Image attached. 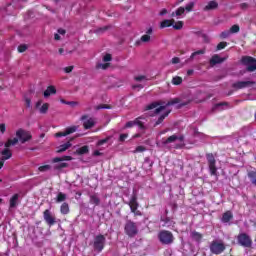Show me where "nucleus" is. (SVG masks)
Segmentation results:
<instances>
[{
	"label": "nucleus",
	"mask_w": 256,
	"mask_h": 256,
	"mask_svg": "<svg viewBox=\"0 0 256 256\" xmlns=\"http://www.w3.org/2000/svg\"><path fill=\"white\" fill-rule=\"evenodd\" d=\"M255 85V81H238L232 84L233 89H246V87H251Z\"/></svg>",
	"instance_id": "2eb2a0df"
},
{
	"label": "nucleus",
	"mask_w": 256,
	"mask_h": 256,
	"mask_svg": "<svg viewBox=\"0 0 256 256\" xmlns=\"http://www.w3.org/2000/svg\"><path fill=\"white\" fill-rule=\"evenodd\" d=\"M241 63L242 65H246L247 66V71H249V73H253V71H256V59L251 57V56H243L241 58Z\"/></svg>",
	"instance_id": "423d86ee"
},
{
	"label": "nucleus",
	"mask_w": 256,
	"mask_h": 256,
	"mask_svg": "<svg viewBox=\"0 0 256 256\" xmlns=\"http://www.w3.org/2000/svg\"><path fill=\"white\" fill-rule=\"evenodd\" d=\"M89 197V203L91 205H95L96 207L101 205V199L99 198V196H97V194H91Z\"/></svg>",
	"instance_id": "412c9836"
},
{
	"label": "nucleus",
	"mask_w": 256,
	"mask_h": 256,
	"mask_svg": "<svg viewBox=\"0 0 256 256\" xmlns=\"http://www.w3.org/2000/svg\"><path fill=\"white\" fill-rule=\"evenodd\" d=\"M248 177L250 178V181L252 185L256 186V172L255 171H249L248 172Z\"/></svg>",
	"instance_id": "f704fd0d"
},
{
	"label": "nucleus",
	"mask_w": 256,
	"mask_h": 256,
	"mask_svg": "<svg viewBox=\"0 0 256 256\" xmlns=\"http://www.w3.org/2000/svg\"><path fill=\"white\" fill-rule=\"evenodd\" d=\"M18 143H19V138L8 139L7 142L5 143L4 147L9 149V147L17 145Z\"/></svg>",
	"instance_id": "bb28decb"
},
{
	"label": "nucleus",
	"mask_w": 256,
	"mask_h": 256,
	"mask_svg": "<svg viewBox=\"0 0 256 256\" xmlns=\"http://www.w3.org/2000/svg\"><path fill=\"white\" fill-rule=\"evenodd\" d=\"M96 109H111V106L107 105V104H100L96 107Z\"/></svg>",
	"instance_id": "6e6d98bb"
},
{
	"label": "nucleus",
	"mask_w": 256,
	"mask_h": 256,
	"mask_svg": "<svg viewBox=\"0 0 256 256\" xmlns=\"http://www.w3.org/2000/svg\"><path fill=\"white\" fill-rule=\"evenodd\" d=\"M233 219V213L231 211H227L222 215V222L223 223H229Z\"/></svg>",
	"instance_id": "393cba45"
},
{
	"label": "nucleus",
	"mask_w": 256,
	"mask_h": 256,
	"mask_svg": "<svg viewBox=\"0 0 256 256\" xmlns=\"http://www.w3.org/2000/svg\"><path fill=\"white\" fill-rule=\"evenodd\" d=\"M215 9H219V3L212 0L203 8V11H215Z\"/></svg>",
	"instance_id": "6ab92c4d"
},
{
	"label": "nucleus",
	"mask_w": 256,
	"mask_h": 256,
	"mask_svg": "<svg viewBox=\"0 0 256 256\" xmlns=\"http://www.w3.org/2000/svg\"><path fill=\"white\" fill-rule=\"evenodd\" d=\"M238 243L242 247H251L253 245V240H251V237L245 233H241L238 235Z\"/></svg>",
	"instance_id": "9b49d317"
},
{
	"label": "nucleus",
	"mask_w": 256,
	"mask_h": 256,
	"mask_svg": "<svg viewBox=\"0 0 256 256\" xmlns=\"http://www.w3.org/2000/svg\"><path fill=\"white\" fill-rule=\"evenodd\" d=\"M191 237L194 241H197V243L201 242V239H203V234L193 231L191 232Z\"/></svg>",
	"instance_id": "cd10ccee"
},
{
	"label": "nucleus",
	"mask_w": 256,
	"mask_h": 256,
	"mask_svg": "<svg viewBox=\"0 0 256 256\" xmlns=\"http://www.w3.org/2000/svg\"><path fill=\"white\" fill-rule=\"evenodd\" d=\"M38 171H40V173H45L47 171H51V165L46 164L43 166H39Z\"/></svg>",
	"instance_id": "e433bc0d"
},
{
	"label": "nucleus",
	"mask_w": 256,
	"mask_h": 256,
	"mask_svg": "<svg viewBox=\"0 0 256 256\" xmlns=\"http://www.w3.org/2000/svg\"><path fill=\"white\" fill-rule=\"evenodd\" d=\"M80 121H83V127L86 130L92 129V127H95V120H93V118H89V115L87 114L82 115L80 118Z\"/></svg>",
	"instance_id": "4468645a"
},
{
	"label": "nucleus",
	"mask_w": 256,
	"mask_h": 256,
	"mask_svg": "<svg viewBox=\"0 0 256 256\" xmlns=\"http://www.w3.org/2000/svg\"><path fill=\"white\" fill-rule=\"evenodd\" d=\"M27 51V45L22 44L18 46V53H25Z\"/></svg>",
	"instance_id": "de8ad7c7"
},
{
	"label": "nucleus",
	"mask_w": 256,
	"mask_h": 256,
	"mask_svg": "<svg viewBox=\"0 0 256 256\" xmlns=\"http://www.w3.org/2000/svg\"><path fill=\"white\" fill-rule=\"evenodd\" d=\"M141 119H143V117H138L135 119V125H137L139 127V129H141L142 131H145V123H143V121H141Z\"/></svg>",
	"instance_id": "2f4dec72"
},
{
	"label": "nucleus",
	"mask_w": 256,
	"mask_h": 256,
	"mask_svg": "<svg viewBox=\"0 0 256 256\" xmlns=\"http://www.w3.org/2000/svg\"><path fill=\"white\" fill-rule=\"evenodd\" d=\"M183 21H177L173 26V29H175L176 31H181V29H183Z\"/></svg>",
	"instance_id": "58836bf2"
},
{
	"label": "nucleus",
	"mask_w": 256,
	"mask_h": 256,
	"mask_svg": "<svg viewBox=\"0 0 256 256\" xmlns=\"http://www.w3.org/2000/svg\"><path fill=\"white\" fill-rule=\"evenodd\" d=\"M105 243H107V238H105V235L103 234L96 235L93 241L94 251H96V253H101L103 249H105Z\"/></svg>",
	"instance_id": "39448f33"
},
{
	"label": "nucleus",
	"mask_w": 256,
	"mask_h": 256,
	"mask_svg": "<svg viewBox=\"0 0 256 256\" xmlns=\"http://www.w3.org/2000/svg\"><path fill=\"white\" fill-rule=\"evenodd\" d=\"M177 135H172L170 137H168L166 140H164L162 143L163 145H169V143H175V141H177Z\"/></svg>",
	"instance_id": "473e14b6"
},
{
	"label": "nucleus",
	"mask_w": 256,
	"mask_h": 256,
	"mask_svg": "<svg viewBox=\"0 0 256 256\" xmlns=\"http://www.w3.org/2000/svg\"><path fill=\"white\" fill-rule=\"evenodd\" d=\"M68 105H71L72 107H75V105H79V102H75V101H68Z\"/></svg>",
	"instance_id": "774afa93"
},
{
	"label": "nucleus",
	"mask_w": 256,
	"mask_h": 256,
	"mask_svg": "<svg viewBox=\"0 0 256 256\" xmlns=\"http://www.w3.org/2000/svg\"><path fill=\"white\" fill-rule=\"evenodd\" d=\"M48 111H49V103H44V104L40 107V113H41L42 115H45Z\"/></svg>",
	"instance_id": "4c0bfd02"
},
{
	"label": "nucleus",
	"mask_w": 256,
	"mask_h": 256,
	"mask_svg": "<svg viewBox=\"0 0 256 256\" xmlns=\"http://www.w3.org/2000/svg\"><path fill=\"white\" fill-rule=\"evenodd\" d=\"M67 200V194L63 192H59L56 197V203H63V201Z\"/></svg>",
	"instance_id": "7c9ffc66"
},
{
	"label": "nucleus",
	"mask_w": 256,
	"mask_h": 256,
	"mask_svg": "<svg viewBox=\"0 0 256 256\" xmlns=\"http://www.w3.org/2000/svg\"><path fill=\"white\" fill-rule=\"evenodd\" d=\"M159 15L161 16V17H163V15H167V9H162L161 11H160V13H159Z\"/></svg>",
	"instance_id": "69168bd1"
},
{
	"label": "nucleus",
	"mask_w": 256,
	"mask_h": 256,
	"mask_svg": "<svg viewBox=\"0 0 256 256\" xmlns=\"http://www.w3.org/2000/svg\"><path fill=\"white\" fill-rule=\"evenodd\" d=\"M197 55H205V50H197L195 52H193L191 55H190V58L188 59V61H193V59H195V57H197Z\"/></svg>",
	"instance_id": "72a5a7b5"
},
{
	"label": "nucleus",
	"mask_w": 256,
	"mask_h": 256,
	"mask_svg": "<svg viewBox=\"0 0 256 256\" xmlns=\"http://www.w3.org/2000/svg\"><path fill=\"white\" fill-rule=\"evenodd\" d=\"M183 13H185V7H179L176 10V17H181V15H183Z\"/></svg>",
	"instance_id": "a18cd8bd"
},
{
	"label": "nucleus",
	"mask_w": 256,
	"mask_h": 256,
	"mask_svg": "<svg viewBox=\"0 0 256 256\" xmlns=\"http://www.w3.org/2000/svg\"><path fill=\"white\" fill-rule=\"evenodd\" d=\"M79 129V126H71L67 127L64 132H58L55 134V137H67V135H71L75 133Z\"/></svg>",
	"instance_id": "f3484780"
},
{
	"label": "nucleus",
	"mask_w": 256,
	"mask_h": 256,
	"mask_svg": "<svg viewBox=\"0 0 256 256\" xmlns=\"http://www.w3.org/2000/svg\"><path fill=\"white\" fill-rule=\"evenodd\" d=\"M17 201H19V194H14L10 199V208L17 207Z\"/></svg>",
	"instance_id": "c85d7f7f"
},
{
	"label": "nucleus",
	"mask_w": 256,
	"mask_h": 256,
	"mask_svg": "<svg viewBox=\"0 0 256 256\" xmlns=\"http://www.w3.org/2000/svg\"><path fill=\"white\" fill-rule=\"evenodd\" d=\"M179 103V98H174L173 100L167 102L166 107H169L171 105H177Z\"/></svg>",
	"instance_id": "09e8293b"
},
{
	"label": "nucleus",
	"mask_w": 256,
	"mask_h": 256,
	"mask_svg": "<svg viewBox=\"0 0 256 256\" xmlns=\"http://www.w3.org/2000/svg\"><path fill=\"white\" fill-rule=\"evenodd\" d=\"M201 37L205 43H211V38L207 34H201Z\"/></svg>",
	"instance_id": "8fccbe9b"
},
{
	"label": "nucleus",
	"mask_w": 256,
	"mask_h": 256,
	"mask_svg": "<svg viewBox=\"0 0 256 256\" xmlns=\"http://www.w3.org/2000/svg\"><path fill=\"white\" fill-rule=\"evenodd\" d=\"M25 105L28 109L31 108V99L30 98H25Z\"/></svg>",
	"instance_id": "052dcab7"
},
{
	"label": "nucleus",
	"mask_w": 256,
	"mask_h": 256,
	"mask_svg": "<svg viewBox=\"0 0 256 256\" xmlns=\"http://www.w3.org/2000/svg\"><path fill=\"white\" fill-rule=\"evenodd\" d=\"M151 35H153V27L146 29V34L142 35L140 40L136 41L135 45H141V43H149L151 41Z\"/></svg>",
	"instance_id": "f8f14e48"
},
{
	"label": "nucleus",
	"mask_w": 256,
	"mask_h": 256,
	"mask_svg": "<svg viewBox=\"0 0 256 256\" xmlns=\"http://www.w3.org/2000/svg\"><path fill=\"white\" fill-rule=\"evenodd\" d=\"M143 151H146V148L144 146H138L134 150V153H143Z\"/></svg>",
	"instance_id": "3c124183"
},
{
	"label": "nucleus",
	"mask_w": 256,
	"mask_h": 256,
	"mask_svg": "<svg viewBox=\"0 0 256 256\" xmlns=\"http://www.w3.org/2000/svg\"><path fill=\"white\" fill-rule=\"evenodd\" d=\"M137 199H138L137 189L134 188L132 191V195H131L128 205L130 207L131 213H133L135 215V217H141L143 215V213H141V211L138 210L139 202H137Z\"/></svg>",
	"instance_id": "f03ea898"
},
{
	"label": "nucleus",
	"mask_w": 256,
	"mask_h": 256,
	"mask_svg": "<svg viewBox=\"0 0 256 256\" xmlns=\"http://www.w3.org/2000/svg\"><path fill=\"white\" fill-rule=\"evenodd\" d=\"M11 157H13V153H11V150H9V148H5L2 151V159H0V169H3L5 161H7V159H11Z\"/></svg>",
	"instance_id": "dca6fc26"
},
{
	"label": "nucleus",
	"mask_w": 256,
	"mask_h": 256,
	"mask_svg": "<svg viewBox=\"0 0 256 256\" xmlns=\"http://www.w3.org/2000/svg\"><path fill=\"white\" fill-rule=\"evenodd\" d=\"M144 79H147V77H145L143 75L135 77V81H144Z\"/></svg>",
	"instance_id": "e2e57ef3"
},
{
	"label": "nucleus",
	"mask_w": 256,
	"mask_h": 256,
	"mask_svg": "<svg viewBox=\"0 0 256 256\" xmlns=\"http://www.w3.org/2000/svg\"><path fill=\"white\" fill-rule=\"evenodd\" d=\"M93 155H94V157H101V155H103V153H101L99 150H95L93 152Z\"/></svg>",
	"instance_id": "0e129e2a"
},
{
	"label": "nucleus",
	"mask_w": 256,
	"mask_h": 256,
	"mask_svg": "<svg viewBox=\"0 0 256 256\" xmlns=\"http://www.w3.org/2000/svg\"><path fill=\"white\" fill-rule=\"evenodd\" d=\"M169 113H171V110L166 111L164 114H162L158 120L155 122L154 127H157V125H161L163 121H165L166 117H169Z\"/></svg>",
	"instance_id": "b1692460"
},
{
	"label": "nucleus",
	"mask_w": 256,
	"mask_h": 256,
	"mask_svg": "<svg viewBox=\"0 0 256 256\" xmlns=\"http://www.w3.org/2000/svg\"><path fill=\"white\" fill-rule=\"evenodd\" d=\"M6 129H7V127L5 126L4 123L0 124V132H1L2 134L5 133Z\"/></svg>",
	"instance_id": "680f3d73"
},
{
	"label": "nucleus",
	"mask_w": 256,
	"mask_h": 256,
	"mask_svg": "<svg viewBox=\"0 0 256 256\" xmlns=\"http://www.w3.org/2000/svg\"><path fill=\"white\" fill-rule=\"evenodd\" d=\"M127 137H129V134H120L118 141H120V143H123L125 139H127Z\"/></svg>",
	"instance_id": "603ef678"
},
{
	"label": "nucleus",
	"mask_w": 256,
	"mask_h": 256,
	"mask_svg": "<svg viewBox=\"0 0 256 256\" xmlns=\"http://www.w3.org/2000/svg\"><path fill=\"white\" fill-rule=\"evenodd\" d=\"M158 239L162 245H171L175 241L173 233L169 230H161L158 233Z\"/></svg>",
	"instance_id": "20e7f679"
},
{
	"label": "nucleus",
	"mask_w": 256,
	"mask_h": 256,
	"mask_svg": "<svg viewBox=\"0 0 256 256\" xmlns=\"http://www.w3.org/2000/svg\"><path fill=\"white\" fill-rule=\"evenodd\" d=\"M225 47H227V42H220L216 46V49H217V51H221V50L225 49Z\"/></svg>",
	"instance_id": "c03bdc74"
},
{
	"label": "nucleus",
	"mask_w": 256,
	"mask_h": 256,
	"mask_svg": "<svg viewBox=\"0 0 256 256\" xmlns=\"http://www.w3.org/2000/svg\"><path fill=\"white\" fill-rule=\"evenodd\" d=\"M110 139H111V136H108L104 139L99 140L97 142L98 147H101V145H105V143H109Z\"/></svg>",
	"instance_id": "ea45409f"
},
{
	"label": "nucleus",
	"mask_w": 256,
	"mask_h": 256,
	"mask_svg": "<svg viewBox=\"0 0 256 256\" xmlns=\"http://www.w3.org/2000/svg\"><path fill=\"white\" fill-rule=\"evenodd\" d=\"M226 247L223 242L212 241L210 243V252L212 255H221L225 251Z\"/></svg>",
	"instance_id": "0eeeda50"
},
{
	"label": "nucleus",
	"mask_w": 256,
	"mask_h": 256,
	"mask_svg": "<svg viewBox=\"0 0 256 256\" xmlns=\"http://www.w3.org/2000/svg\"><path fill=\"white\" fill-rule=\"evenodd\" d=\"M183 83V78L181 76H175L172 78V85H181Z\"/></svg>",
	"instance_id": "c9c22d12"
},
{
	"label": "nucleus",
	"mask_w": 256,
	"mask_h": 256,
	"mask_svg": "<svg viewBox=\"0 0 256 256\" xmlns=\"http://www.w3.org/2000/svg\"><path fill=\"white\" fill-rule=\"evenodd\" d=\"M229 35H231V32L228 30H225L220 33L219 37H220V39H227V37H229Z\"/></svg>",
	"instance_id": "79ce46f5"
},
{
	"label": "nucleus",
	"mask_w": 256,
	"mask_h": 256,
	"mask_svg": "<svg viewBox=\"0 0 256 256\" xmlns=\"http://www.w3.org/2000/svg\"><path fill=\"white\" fill-rule=\"evenodd\" d=\"M135 119L133 121H128L126 124H125V129H131V127H135Z\"/></svg>",
	"instance_id": "49530a36"
},
{
	"label": "nucleus",
	"mask_w": 256,
	"mask_h": 256,
	"mask_svg": "<svg viewBox=\"0 0 256 256\" xmlns=\"http://www.w3.org/2000/svg\"><path fill=\"white\" fill-rule=\"evenodd\" d=\"M58 33H59V35H65V33H67V32L65 31V29L59 28Z\"/></svg>",
	"instance_id": "338daca9"
},
{
	"label": "nucleus",
	"mask_w": 256,
	"mask_h": 256,
	"mask_svg": "<svg viewBox=\"0 0 256 256\" xmlns=\"http://www.w3.org/2000/svg\"><path fill=\"white\" fill-rule=\"evenodd\" d=\"M193 7H195V2H190L185 6V11H187L188 13H191V11H193Z\"/></svg>",
	"instance_id": "a19ab883"
},
{
	"label": "nucleus",
	"mask_w": 256,
	"mask_h": 256,
	"mask_svg": "<svg viewBox=\"0 0 256 256\" xmlns=\"http://www.w3.org/2000/svg\"><path fill=\"white\" fill-rule=\"evenodd\" d=\"M239 31H241V28L239 27V25L235 24L230 28V33H239Z\"/></svg>",
	"instance_id": "37998d69"
},
{
	"label": "nucleus",
	"mask_w": 256,
	"mask_h": 256,
	"mask_svg": "<svg viewBox=\"0 0 256 256\" xmlns=\"http://www.w3.org/2000/svg\"><path fill=\"white\" fill-rule=\"evenodd\" d=\"M206 159L211 175H217V160H215V156L213 155V153H207Z\"/></svg>",
	"instance_id": "1a4fd4ad"
},
{
	"label": "nucleus",
	"mask_w": 256,
	"mask_h": 256,
	"mask_svg": "<svg viewBox=\"0 0 256 256\" xmlns=\"http://www.w3.org/2000/svg\"><path fill=\"white\" fill-rule=\"evenodd\" d=\"M225 61V58H221L218 54H215L209 60L210 66L215 67V65H219Z\"/></svg>",
	"instance_id": "a211bd4d"
},
{
	"label": "nucleus",
	"mask_w": 256,
	"mask_h": 256,
	"mask_svg": "<svg viewBox=\"0 0 256 256\" xmlns=\"http://www.w3.org/2000/svg\"><path fill=\"white\" fill-rule=\"evenodd\" d=\"M69 204L67 202L62 203V205L60 206V213L62 215H69Z\"/></svg>",
	"instance_id": "a878e982"
},
{
	"label": "nucleus",
	"mask_w": 256,
	"mask_h": 256,
	"mask_svg": "<svg viewBox=\"0 0 256 256\" xmlns=\"http://www.w3.org/2000/svg\"><path fill=\"white\" fill-rule=\"evenodd\" d=\"M172 65H177L178 63H181V59L179 57H174L171 60Z\"/></svg>",
	"instance_id": "5fc2aeb1"
},
{
	"label": "nucleus",
	"mask_w": 256,
	"mask_h": 256,
	"mask_svg": "<svg viewBox=\"0 0 256 256\" xmlns=\"http://www.w3.org/2000/svg\"><path fill=\"white\" fill-rule=\"evenodd\" d=\"M63 161H73V157L62 156V157L52 158L51 163H53V170L54 171H63V169H67V167H69V164L67 162H63Z\"/></svg>",
	"instance_id": "f257e3e1"
},
{
	"label": "nucleus",
	"mask_w": 256,
	"mask_h": 256,
	"mask_svg": "<svg viewBox=\"0 0 256 256\" xmlns=\"http://www.w3.org/2000/svg\"><path fill=\"white\" fill-rule=\"evenodd\" d=\"M77 155H87L89 153V146L85 145L76 150Z\"/></svg>",
	"instance_id": "c756f323"
},
{
	"label": "nucleus",
	"mask_w": 256,
	"mask_h": 256,
	"mask_svg": "<svg viewBox=\"0 0 256 256\" xmlns=\"http://www.w3.org/2000/svg\"><path fill=\"white\" fill-rule=\"evenodd\" d=\"M57 93V89L55 86L51 85L48 86L47 89L44 91V97H51V95H55Z\"/></svg>",
	"instance_id": "4be33fe9"
},
{
	"label": "nucleus",
	"mask_w": 256,
	"mask_h": 256,
	"mask_svg": "<svg viewBox=\"0 0 256 256\" xmlns=\"http://www.w3.org/2000/svg\"><path fill=\"white\" fill-rule=\"evenodd\" d=\"M109 63H104V64H98L97 65V69H103V70H105V69H107L108 67H109Z\"/></svg>",
	"instance_id": "864d4df0"
},
{
	"label": "nucleus",
	"mask_w": 256,
	"mask_h": 256,
	"mask_svg": "<svg viewBox=\"0 0 256 256\" xmlns=\"http://www.w3.org/2000/svg\"><path fill=\"white\" fill-rule=\"evenodd\" d=\"M16 137L21 143H27V141H31L33 139V135H31V132L23 128H20L16 131Z\"/></svg>",
	"instance_id": "6e6552de"
},
{
	"label": "nucleus",
	"mask_w": 256,
	"mask_h": 256,
	"mask_svg": "<svg viewBox=\"0 0 256 256\" xmlns=\"http://www.w3.org/2000/svg\"><path fill=\"white\" fill-rule=\"evenodd\" d=\"M109 29V26H104L96 30V33H105Z\"/></svg>",
	"instance_id": "13d9d810"
},
{
	"label": "nucleus",
	"mask_w": 256,
	"mask_h": 256,
	"mask_svg": "<svg viewBox=\"0 0 256 256\" xmlns=\"http://www.w3.org/2000/svg\"><path fill=\"white\" fill-rule=\"evenodd\" d=\"M71 141H68L62 145H60L57 150L56 153H65V151H67V149H69L71 147Z\"/></svg>",
	"instance_id": "5701e85b"
},
{
	"label": "nucleus",
	"mask_w": 256,
	"mask_h": 256,
	"mask_svg": "<svg viewBox=\"0 0 256 256\" xmlns=\"http://www.w3.org/2000/svg\"><path fill=\"white\" fill-rule=\"evenodd\" d=\"M74 67L73 66H67L64 68L65 73H71L73 71Z\"/></svg>",
	"instance_id": "bf43d9fd"
},
{
	"label": "nucleus",
	"mask_w": 256,
	"mask_h": 256,
	"mask_svg": "<svg viewBox=\"0 0 256 256\" xmlns=\"http://www.w3.org/2000/svg\"><path fill=\"white\" fill-rule=\"evenodd\" d=\"M167 106H161V102H152L145 106L144 111H151L155 109V114L159 115L161 111H165Z\"/></svg>",
	"instance_id": "9d476101"
},
{
	"label": "nucleus",
	"mask_w": 256,
	"mask_h": 256,
	"mask_svg": "<svg viewBox=\"0 0 256 256\" xmlns=\"http://www.w3.org/2000/svg\"><path fill=\"white\" fill-rule=\"evenodd\" d=\"M173 25H175V19H165L162 22H160V29L173 27Z\"/></svg>",
	"instance_id": "aec40b11"
},
{
	"label": "nucleus",
	"mask_w": 256,
	"mask_h": 256,
	"mask_svg": "<svg viewBox=\"0 0 256 256\" xmlns=\"http://www.w3.org/2000/svg\"><path fill=\"white\" fill-rule=\"evenodd\" d=\"M111 59H113V57L111 56V54H106L104 57H103V61L105 63H108V61H111Z\"/></svg>",
	"instance_id": "4d7b16f0"
},
{
	"label": "nucleus",
	"mask_w": 256,
	"mask_h": 256,
	"mask_svg": "<svg viewBox=\"0 0 256 256\" xmlns=\"http://www.w3.org/2000/svg\"><path fill=\"white\" fill-rule=\"evenodd\" d=\"M124 233L125 235L130 237V239H133V237L139 234V228L137 227V223L132 220H126V223L124 225Z\"/></svg>",
	"instance_id": "7ed1b4c3"
},
{
	"label": "nucleus",
	"mask_w": 256,
	"mask_h": 256,
	"mask_svg": "<svg viewBox=\"0 0 256 256\" xmlns=\"http://www.w3.org/2000/svg\"><path fill=\"white\" fill-rule=\"evenodd\" d=\"M43 218L45 223L48 225V227H53V225H55L56 221L55 218L53 216V214L51 213V210L46 209L43 212Z\"/></svg>",
	"instance_id": "ddd939ff"
}]
</instances>
